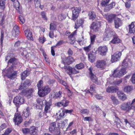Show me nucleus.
<instances>
[{
  "instance_id": "obj_39",
  "label": "nucleus",
  "mask_w": 135,
  "mask_h": 135,
  "mask_svg": "<svg viewBox=\"0 0 135 135\" xmlns=\"http://www.w3.org/2000/svg\"><path fill=\"white\" fill-rule=\"evenodd\" d=\"M110 0H102L100 3V5L102 7H105L109 3Z\"/></svg>"
},
{
  "instance_id": "obj_62",
  "label": "nucleus",
  "mask_w": 135,
  "mask_h": 135,
  "mask_svg": "<svg viewBox=\"0 0 135 135\" xmlns=\"http://www.w3.org/2000/svg\"><path fill=\"white\" fill-rule=\"evenodd\" d=\"M117 93L118 97L120 99L124 94L121 91H119L117 92Z\"/></svg>"
},
{
  "instance_id": "obj_43",
  "label": "nucleus",
  "mask_w": 135,
  "mask_h": 135,
  "mask_svg": "<svg viewBox=\"0 0 135 135\" xmlns=\"http://www.w3.org/2000/svg\"><path fill=\"white\" fill-rule=\"evenodd\" d=\"M38 41L39 42L42 44H43L46 41V39L44 36H40L39 37Z\"/></svg>"
},
{
  "instance_id": "obj_24",
  "label": "nucleus",
  "mask_w": 135,
  "mask_h": 135,
  "mask_svg": "<svg viewBox=\"0 0 135 135\" xmlns=\"http://www.w3.org/2000/svg\"><path fill=\"white\" fill-rule=\"evenodd\" d=\"M135 23L133 22L129 25V33H135Z\"/></svg>"
},
{
  "instance_id": "obj_10",
  "label": "nucleus",
  "mask_w": 135,
  "mask_h": 135,
  "mask_svg": "<svg viewBox=\"0 0 135 135\" xmlns=\"http://www.w3.org/2000/svg\"><path fill=\"white\" fill-rule=\"evenodd\" d=\"M106 64V61L105 60H98L96 62L95 66L98 68L103 70L105 68Z\"/></svg>"
},
{
  "instance_id": "obj_45",
  "label": "nucleus",
  "mask_w": 135,
  "mask_h": 135,
  "mask_svg": "<svg viewBox=\"0 0 135 135\" xmlns=\"http://www.w3.org/2000/svg\"><path fill=\"white\" fill-rule=\"evenodd\" d=\"M75 67L76 69L79 70L83 69L84 67V65L83 63H81L76 65Z\"/></svg>"
},
{
  "instance_id": "obj_37",
  "label": "nucleus",
  "mask_w": 135,
  "mask_h": 135,
  "mask_svg": "<svg viewBox=\"0 0 135 135\" xmlns=\"http://www.w3.org/2000/svg\"><path fill=\"white\" fill-rule=\"evenodd\" d=\"M17 60V59L15 57L12 58L9 60L8 61V64L12 63L13 65H16L17 63L16 61Z\"/></svg>"
},
{
  "instance_id": "obj_56",
  "label": "nucleus",
  "mask_w": 135,
  "mask_h": 135,
  "mask_svg": "<svg viewBox=\"0 0 135 135\" xmlns=\"http://www.w3.org/2000/svg\"><path fill=\"white\" fill-rule=\"evenodd\" d=\"M4 32L3 31H1V45H2L3 40V37L4 36Z\"/></svg>"
},
{
  "instance_id": "obj_53",
  "label": "nucleus",
  "mask_w": 135,
  "mask_h": 135,
  "mask_svg": "<svg viewBox=\"0 0 135 135\" xmlns=\"http://www.w3.org/2000/svg\"><path fill=\"white\" fill-rule=\"evenodd\" d=\"M60 83L64 86H65L66 89H68L69 88V86L67 84L65 81L62 80H60Z\"/></svg>"
},
{
  "instance_id": "obj_54",
  "label": "nucleus",
  "mask_w": 135,
  "mask_h": 135,
  "mask_svg": "<svg viewBox=\"0 0 135 135\" xmlns=\"http://www.w3.org/2000/svg\"><path fill=\"white\" fill-rule=\"evenodd\" d=\"M65 43V42L63 40H60L57 42L55 46H54V47L56 46H58L61 45L62 44Z\"/></svg>"
},
{
  "instance_id": "obj_61",
  "label": "nucleus",
  "mask_w": 135,
  "mask_h": 135,
  "mask_svg": "<svg viewBox=\"0 0 135 135\" xmlns=\"http://www.w3.org/2000/svg\"><path fill=\"white\" fill-rule=\"evenodd\" d=\"M67 53L69 55V56H71L73 54V52L70 48L69 49Z\"/></svg>"
},
{
  "instance_id": "obj_15",
  "label": "nucleus",
  "mask_w": 135,
  "mask_h": 135,
  "mask_svg": "<svg viewBox=\"0 0 135 135\" xmlns=\"http://www.w3.org/2000/svg\"><path fill=\"white\" fill-rule=\"evenodd\" d=\"M31 84V83L30 80L28 79L26 80L23 83L21 84L18 88V89L20 90H23L27 87L30 86Z\"/></svg>"
},
{
  "instance_id": "obj_59",
  "label": "nucleus",
  "mask_w": 135,
  "mask_h": 135,
  "mask_svg": "<svg viewBox=\"0 0 135 135\" xmlns=\"http://www.w3.org/2000/svg\"><path fill=\"white\" fill-rule=\"evenodd\" d=\"M130 80L133 84H135V73L132 75Z\"/></svg>"
},
{
  "instance_id": "obj_30",
  "label": "nucleus",
  "mask_w": 135,
  "mask_h": 135,
  "mask_svg": "<svg viewBox=\"0 0 135 135\" xmlns=\"http://www.w3.org/2000/svg\"><path fill=\"white\" fill-rule=\"evenodd\" d=\"M88 16L89 19L92 20H94L96 16L95 13L92 11L89 12Z\"/></svg>"
},
{
  "instance_id": "obj_13",
  "label": "nucleus",
  "mask_w": 135,
  "mask_h": 135,
  "mask_svg": "<svg viewBox=\"0 0 135 135\" xmlns=\"http://www.w3.org/2000/svg\"><path fill=\"white\" fill-rule=\"evenodd\" d=\"M81 11L80 8L76 7L72 11V16L71 20L75 21L78 18L79 16V14Z\"/></svg>"
},
{
  "instance_id": "obj_40",
  "label": "nucleus",
  "mask_w": 135,
  "mask_h": 135,
  "mask_svg": "<svg viewBox=\"0 0 135 135\" xmlns=\"http://www.w3.org/2000/svg\"><path fill=\"white\" fill-rule=\"evenodd\" d=\"M68 121V119H66L64 121H61L60 123L59 124V127L63 128L66 125V124H67Z\"/></svg>"
},
{
  "instance_id": "obj_18",
  "label": "nucleus",
  "mask_w": 135,
  "mask_h": 135,
  "mask_svg": "<svg viewBox=\"0 0 135 135\" xmlns=\"http://www.w3.org/2000/svg\"><path fill=\"white\" fill-rule=\"evenodd\" d=\"M84 20L81 19H78L75 23L74 28L76 29L82 26L84 23Z\"/></svg>"
},
{
  "instance_id": "obj_20",
  "label": "nucleus",
  "mask_w": 135,
  "mask_h": 135,
  "mask_svg": "<svg viewBox=\"0 0 135 135\" xmlns=\"http://www.w3.org/2000/svg\"><path fill=\"white\" fill-rule=\"evenodd\" d=\"M69 102L68 100H63L62 102L57 103L56 105L59 107L61 106L65 107L68 106Z\"/></svg>"
},
{
  "instance_id": "obj_17",
  "label": "nucleus",
  "mask_w": 135,
  "mask_h": 135,
  "mask_svg": "<svg viewBox=\"0 0 135 135\" xmlns=\"http://www.w3.org/2000/svg\"><path fill=\"white\" fill-rule=\"evenodd\" d=\"M33 91V89L31 88L24 91H22V92L25 96L27 97L28 98H29L32 96Z\"/></svg>"
},
{
  "instance_id": "obj_6",
  "label": "nucleus",
  "mask_w": 135,
  "mask_h": 135,
  "mask_svg": "<svg viewBox=\"0 0 135 135\" xmlns=\"http://www.w3.org/2000/svg\"><path fill=\"white\" fill-rule=\"evenodd\" d=\"M93 69L91 67L89 69V77L91 80L94 83L99 85L100 82L98 81V78L95 75L93 74L92 72Z\"/></svg>"
},
{
  "instance_id": "obj_25",
  "label": "nucleus",
  "mask_w": 135,
  "mask_h": 135,
  "mask_svg": "<svg viewBox=\"0 0 135 135\" xmlns=\"http://www.w3.org/2000/svg\"><path fill=\"white\" fill-rule=\"evenodd\" d=\"M115 27L116 28L118 29L122 25V20L119 18H117L114 20Z\"/></svg>"
},
{
  "instance_id": "obj_38",
  "label": "nucleus",
  "mask_w": 135,
  "mask_h": 135,
  "mask_svg": "<svg viewBox=\"0 0 135 135\" xmlns=\"http://www.w3.org/2000/svg\"><path fill=\"white\" fill-rule=\"evenodd\" d=\"M132 86L129 85L125 86L123 89L124 91L127 93L130 92L132 91Z\"/></svg>"
},
{
  "instance_id": "obj_55",
  "label": "nucleus",
  "mask_w": 135,
  "mask_h": 135,
  "mask_svg": "<svg viewBox=\"0 0 135 135\" xmlns=\"http://www.w3.org/2000/svg\"><path fill=\"white\" fill-rule=\"evenodd\" d=\"M12 130L10 128H8L6 130L4 134L2 135H8V134L11 132Z\"/></svg>"
},
{
  "instance_id": "obj_64",
  "label": "nucleus",
  "mask_w": 135,
  "mask_h": 135,
  "mask_svg": "<svg viewBox=\"0 0 135 135\" xmlns=\"http://www.w3.org/2000/svg\"><path fill=\"white\" fill-rule=\"evenodd\" d=\"M7 127V126L5 123L2 124L1 126L0 127V129L2 130L3 129L6 128Z\"/></svg>"
},
{
  "instance_id": "obj_29",
  "label": "nucleus",
  "mask_w": 135,
  "mask_h": 135,
  "mask_svg": "<svg viewBox=\"0 0 135 135\" xmlns=\"http://www.w3.org/2000/svg\"><path fill=\"white\" fill-rule=\"evenodd\" d=\"M93 52L91 51L88 54V58L89 61L91 62H93L95 59L96 56L93 54Z\"/></svg>"
},
{
  "instance_id": "obj_21",
  "label": "nucleus",
  "mask_w": 135,
  "mask_h": 135,
  "mask_svg": "<svg viewBox=\"0 0 135 135\" xmlns=\"http://www.w3.org/2000/svg\"><path fill=\"white\" fill-rule=\"evenodd\" d=\"M38 132V127L32 126L29 128V133L30 135H37Z\"/></svg>"
},
{
  "instance_id": "obj_58",
  "label": "nucleus",
  "mask_w": 135,
  "mask_h": 135,
  "mask_svg": "<svg viewBox=\"0 0 135 135\" xmlns=\"http://www.w3.org/2000/svg\"><path fill=\"white\" fill-rule=\"evenodd\" d=\"M22 131L23 133L25 134H26L29 132V129L27 128H22Z\"/></svg>"
},
{
  "instance_id": "obj_51",
  "label": "nucleus",
  "mask_w": 135,
  "mask_h": 135,
  "mask_svg": "<svg viewBox=\"0 0 135 135\" xmlns=\"http://www.w3.org/2000/svg\"><path fill=\"white\" fill-rule=\"evenodd\" d=\"M96 38V36L95 35H93L90 36V38L91 41V44H93L95 41V40Z\"/></svg>"
},
{
  "instance_id": "obj_46",
  "label": "nucleus",
  "mask_w": 135,
  "mask_h": 135,
  "mask_svg": "<svg viewBox=\"0 0 135 135\" xmlns=\"http://www.w3.org/2000/svg\"><path fill=\"white\" fill-rule=\"evenodd\" d=\"M56 25L54 23H51L50 24V30L54 31L56 30Z\"/></svg>"
},
{
  "instance_id": "obj_1",
  "label": "nucleus",
  "mask_w": 135,
  "mask_h": 135,
  "mask_svg": "<svg viewBox=\"0 0 135 135\" xmlns=\"http://www.w3.org/2000/svg\"><path fill=\"white\" fill-rule=\"evenodd\" d=\"M113 36V39L110 41L113 44H119L122 42L121 40L119 38V36L116 34L114 31L109 30H106L103 36V40L104 41H108L110 38Z\"/></svg>"
},
{
  "instance_id": "obj_52",
  "label": "nucleus",
  "mask_w": 135,
  "mask_h": 135,
  "mask_svg": "<svg viewBox=\"0 0 135 135\" xmlns=\"http://www.w3.org/2000/svg\"><path fill=\"white\" fill-rule=\"evenodd\" d=\"M116 118L117 120V121H115L116 122L115 123H116L117 127L120 128L121 127L120 119L119 118Z\"/></svg>"
},
{
  "instance_id": "obj_31",
  "label": "nucleus",
  "mask_w": 135,
  "mask_h": 135,
  "mask_svg": "<svg viewBox=\"0 0 135 135\" xmlns=\"http://www.w3.org/2000/svg\"><path fill=\"white\" fill-rule=\"evenodd\" d=\"M74 33H72L68 36V38L71 44H74L75 42V38L74 37Z\"/></svg>"
},
{
  "instance_id": "obj_47",
  "label": "nucleus",
  "mask_w": 135,
  "mask_h": 135,
  "mask_svg": "<svg viewBox=\"0 0 135 135\" xmlns=\"http://www.w3.org/2000/svg\"><path fill=\"white\" fill-rule=\"evenodd\" d=\"M30 114L29 110H24L22 115L27 118L29 116Z\"/></svg>"
},
{
  "instance_id": "obj_36",
  "label": "nucleus",
  "mask_w": 135,
  "mask_h": 135,
  "mask_svg": "<svg viewBox=\"0 0 135 135\" xmlns=\"http://www.w3.org/2000/svg\"><path fill=\"white\" fill-rule=\"evenodd\" d=\"M96 88V85L94 84L90 85L89 89L90 91L88 90V91L89 93H91V95L93 94L92 93L95 91Z\"/></svg>"
},
{
  "instance_id": "obj_35",
  "label": "nucleus",
  "mask_w": 135,
  "mask_h": 135,
  "mask_svg": "<svg viewBox=\"0 0 135 135\" xmlns=\"http://www.w3.org/2000/svg\"><path fill=\"white\" fill-rule=\"evenodd\" d=\"M5 1L0 0V9L3 11L6 8Z\"/></svg>"
},
{
  "instance_id": "obj_7",
  "label": "nucleus",
  "mask_w": 135,
  "mask_h": 135,
  "mask_svg": "<svg viewBox=\"0 0 135 135\" xmlns=\"http://www.w3.org/2000/svg\"><path fill=\"white\" fill-rule=\"evenodd\" d=\"M64 68L67 73L70 76L72 74H75L79 73V71H77L74 68L70 66H64Z\"/></svg>"
},
{
  "instance_id": "obj_12",
  "label": "nucleus",
  "mask_w": 135,
  "mask_h": 135,
  "mask_svg": "<svg viewBox=\"0 0 135 135\" xmlns=\"http://www.w3.org/2000/svg\"><path fill=\"white\" fill-rule=\"evenodd\" d=\"M15 125L18 126L23 121V119L20 114L18 113H16L13 119Z\"/></svg>"
},
{
  "instance_id": "obj_23",
  "label": "nucleus",
  "mask_w": 135,
  "mask_h": 135,
  "mask_svg": "<svg viewBox=\"0 0 135 135\" xmlns=\"http://www.w3.org/2000/svg\"><path fill=\"white\" fill-rule=\"evenodd\" d=\"M118 90L117 87L111 86L108 87L106 89V91L108 93H116Z\"/></svg>"
},
{
  "instance_id": "obj_28",
  "label": "nucleus",
  "mask_w": 135,
  "mask_h": 135,
  "mask_svg": "<svg viewBox=\"0 0 135 135\" xmlns=\"http://www.w3.org/2000/svg\"><path fill=\"white\" fill-rule=\"evenodd\" d=\"M14 5L18 12L20 13L21 12L22 7L20 6V3L17 0L14 3Z\"/></svg>"
},
{
  "instance_id": "obj_14",
  "label": "nucleus",
  "mask_w": 135,
  "mask_h": 135,
  "mask_svg": "<svg viewBox=\"0 0 135 135\" xmlns=\"http://www.w3.org/2000/svg\"><path fill=\"white\" fill-rule=\"evenodd\" d=\"M121 55V52H116L113 55H112L111 59L112 62H113L119 60Z\"/></svg>"
},
{
  "instance_id": "obj_60",
  "label": "nucleus",
  "mask_w": 135,
  "mask_h": 135,
  "mask_svg": "<svg viewBox=\"0 0 135 135\" xmlns=\"http://www.w3.org/2000/svg\"><path fill=\"white\" fill-rule=\"evenodd\" d=\"M31 120L29 119V121H25L24 123V125L25 127H27L31 123Z\"/></svg>"
},
{
  "instance_id": "obj_42",
  "label": "nucleus",
  "mask_w": 135,
  "mask_h": 135,
  "mask_svg": "<svg viewBox=\"0 0 135 135\" xmlns=\"http://www.w3.org/2000/svg\"><path fill=\"white\" fill-rule=\"evenodd\" d=\"M43 85V81L42 80H40L39 81L37 84V86L38 91L41 89Z\"/></svg>"
},
{
  "instance_id": "obj_5",
  "label": "nucleus",
  "mask_w": 135,
  "mask_h": 135,
  "mask_svg": "<svg viewBox=\"0 0 135 135\" xmlns=\"http://www.w3.org/2000/svg\"><path fill=\"white\" fill-rule=\"evenodd\" d=\"M51 91L50 87L48 85H45L42 87L38 91V94L40 97H43L49 93Z\"/></svg>"
},
{
  "instance_id": "obj_19",
  "label": "nucleus",
  "mask_w": 135,
  "mask_h": 135,
  "mask_svg": "<svg viewBox=\"0 0 135 135\" xmlns=\"http://www.w3.org/2000/svg\"><path fill=\"white\" fill-rule=\"evenodd\" d=\"M59 129L58 128H57L56 127V123L55 122H53L50 124L49 128L50 132L52 133H56V129Z\"/></svg>"
},
{
  "instance_id": "obj_33",
  "label": "nucleus",
  "mask_w": 135,
  "mask_h": 135,
  "mask_svg": "<svg viewBox=\"0 0 135 135\" xmlns=\"http://www.w3.org/2000/svg\"><path fill=\"white\" fill-rule=\"evenodd\" d=\"M29 74V71L27 70L22 72L21 75V79L22 80H24L26 77Z\"/></svg>"
},
{
  "instance_id": "obj_8",
  "label": "nucleus",
  "mask_w": 135,
  "mask_h": 135,
  "mask_svg": "<svg viewBox=\"0 0 135 135\" xmlns=\"http://www.w3.org/2000/svg\"><path fill=\"white\" fill-rule=\"evenodd\" d=\"M25 101L24 99L20 96H17L15 97L13 100V102L16 106H18L23 104Z\"/></svg>"
},
{
  "instance_id": "obj_2",
  "label": "nucleus",
  "mask_w": 135,
  "mask_h": 135,
  "mask_svg": "<svg viewBox=\"0 0 135 135\" xmlns=\"http://www.w3.org/2000/svg\"><path fill=\"white\" fill-rule=\"evenodd\" d=\"M127 59H124L122 62V68L120 70H115L113 71L112 75L114 78H120L126 74V68L128 65Z\"/></svg>"
},
{
  "instance_id": "obj_41",
  "label": "nucleus",
  "mask_w": 135,
  "mask_h": 135,
  "mask_svg": "<svg viewBox=\"0 0 135 135\" xmlns=\"http://www.w3.org/2000/svg\"><path fill=\"white\" fill-rule=\"evenodd\" d=\"M62 92L60 91L57 92L55 94L54 97L56 98H60L62 97Z\"/></svg>"
},
{
  "instance_id": "obj_27",
  "label": "nucleus",
  "mask_w": 135,
  "mask_h": 135,
  "mask_svg": "<svg viewBox=\"0 0 135 135\" xmlns=\"http://www.w3.org/2000/svg\"><path fill=\"white\" fill-rule=\"evenodd\" d=\"M116 16V15L114 14H111L109 15H105L106 19L110 23H111L112 22Z\"/></svg>"
},
{
  "instance_id": "obj_49",
  "label": "nucleus",
  "mask_w": 135,
  "mask_h": 135,
  "mask_svg": "<svg viewBox=\"0 0 135 135\" xmlns=\"http://www.w3.org/2000/svg\"><path fill=\"white\" fill-rule=\"evenodd\" d=\"M41 15L42 18L44 19V20L46 21H47V18L46 16L45 12L44 11L41 12Z\"/></svg>"
},
{
  "instance_id": "obj_48",
  "label": "nucleus",
  "mask_w": 135,
  "mask_h": 135,
  "mask_svg": "<svg viewBox=\"0 0 135 135\" xmlns=\"http://www.w3.org/2000/svg\"><path fill=\"white\" fill-rule=\"evenodd\" d=\"M91 45H90L88 46L83 47L84 50L86 53L88 52L91 50Z\"/></svg>"
},
{
  "instance_id": "obj_32",
  "label": "nucleus",
  "mask_w": 135,
  "mask_h": 135,
  "mask_svg": "<svg viewBox=\"0 0 135 135\" xmlns=\"http://www.w3.org/2000/svg\"><path fill=\"white\" fill-rule=\"evenodd\" d=\"M19 28L18 26L15 25L13 27V32L15 33V36H17L19 32Z\"/></svg>"
},
{
  "instance_id": "obj_4",
  "label": "nucleus",
  "mask_w": 135,
  "mask_h": 135,
  "mask_svg": "<svg viewBox=\"0 0 135 135\" xmlns=\"http://www.w3.org/2000/svg\"><path fill=\"white\" fill-rule=\"evenodd\" d=\"M122 110H135V98L131 103L128 102L123 103L121 106Z\"/></svg>"
},
{
  "instance_id": "obj_16",
  "label": "nucleus",
  "mask_w": 135,
  "mask_h": 135,
  "mask_svg": "<svg viewBox=\"0 0 135 135\" xmlns=\"http://www.w3.org/2000/svg\"><path fill=\"white\" fill-rule=\"evenodd\" d=\"M116 4L115 2L112 1L105 7L103 9L104 11L105 12H109L111 9L114 8Z\"/></svg>"
},
{
  "instance_id": "obj_9",
  "label": "nucleus",
  "mask_w": 135,
  "mask_h": 135,
  "mask_svg": "<svg viewBox=\"0 0 135 135\" xmlns=\"http://www.w3.org/2000/svg\"><path fill=\"white\" fill-rule=\"evenodd\" d=\"M108 47L107 46H100L97 49L98 53L102 56H105L108 52Z\"/></svg>"
},
{
  "instance_id": "obj_44",
  "label": "nucleus",
  "mask_w": 135,
  "mask_h": 135,
  "mask_svg": "<svg viewBox=\"0 0 135 135\" xmlns=\"http://www.w3.org/2000/svg\"><path fill=\"white\" fill-rule=\"evenodd\" d=\"M18 18L19 20V22L21 24H23L25 22V19L23 16L20 15L18 17Z\"/></svg>"
},
{
  "instance_id": "obj_3",
  "label": "nucleus",
  "mask_w": 135,
  "mask_h": 135,
  "mask_svg": "<svg viewBox=\"0 0 135 135\" xmlns=\"http://www.w3.org/2000/svg\"><path fill=\"white\" fill-rule=\"evenodd\" d=\"M13 66H11L6 70H3L2 73L7 78L11 80L14 79L16 76L17 72L14 70Z\"/></svg>"
},
{
  "instance_id": "obj_11",
  "label": "nucleus",
  "mask_w": 135,
  "mask_h": 135,
  "mask_svg": "<svg viewBox=\"0 0 135 135\" xmlns=\"http://www.w3.org/2000/svg\"><path fill=\"white\" fill-rule=\"evenodd\" d=\"M101 23L100 22L97 21L93 22L91 25L90 28L95 32L98 31L99 28L101 27Z\"/></svg>"
},
{
  "instance_id": "obj_26",
  "label": "nucleus",
  "mask_w": 135,
  "mask_h": 135,
  "mask_svg": "<svg viewBox=\"0 0 135 135\" xmlns=\"http://www.w3.org/2000/svg\"><path fill=\"white\" fill-rule=\"evenodd\" d=\"M25 35L28 39L32 40L33 39L32 33L30 29H27L25 31Z\"/></svg>"
},
{
  "instance_id": "obj_63",
  "label": "nucleus",
  "mask_w": 135,
  "mask_h": 135,
  "mask_svg": "<svg viewBox=\"0 0 135 135\" xmlns=\"http://www.w3.org/2000/svg\"><path fill=\"white\" fill-rule=\"evenodd\" d=\"M54 46H52L51 47V53L53 56H54L55 55V52L54 50Z\"/></svg>"
},
{
  "instance_id": "obj_22",
  "label": "nucleus",
  "mask_w": 135,
  "mask_h": 135,
  "mask_svg": "<svg viewBox=\"0 0 135 135\" xmlns=\"http://www.w3.org/2000/svg\"><path fill=\"white\" fill-rule=\"evenodd\" d=\"M74 61L73 58L71 56H68L65 58V60H64V62L66 64L69 65L72 64Z\"/></svg>"
},
{
  "instance_id": "obj_50",
  "label": "nucleus",
  "mask_w": 135,
  "mask_h": 135,
  "mask_svg": "<svg viewBox=\"0 0 135 135\" xmlns=\"http://www.w3.org/2000/svg\"><path fill=\"white\" fill-rule=\"evenodd\" d=\"M58 18V19L59 21H62L65 20L66 17L64 14H61L59 15Z\"/></svg>"
},
{
  "instance_id": "obj_57",
  "label": "nucleus",
  "mask_w": 135,
  "mask_h": 135,
  "mask_svg": "<svg viewBox=\"0 0 135 135\" xmlns=\"http://www.w3.org/2000/svg\"><path fill=\"white\" fill-rule=\"evenodd\" d=\"M51 105L50 103L47 102H46L45 103V106L44 110H49V109H50Z\"/></svg>"
},
{
  "instance_id": "obj_34",
  "label": "nucleus",
  "mask_w": 135,
  "mask_h": 135,
  "mask_svg": "<svg viewBox=\"0 0 135 135\" xmlns=\"http://www.w3.org/2000/svg\"><path fill=\"white\" fill-rule=\"evenodd\" d=\"M64 114L65 112L64 110H59V112L56 114L59 115L58 116H57V120H60L61 119L62 117L63 118V117L64 115Z\"/></svg>"
}]
</instances>
